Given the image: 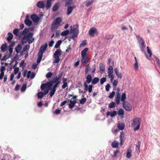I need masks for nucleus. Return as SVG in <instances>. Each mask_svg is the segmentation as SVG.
Returning <instances> with one entry per match:
<instances>
[{"instance_id": "f257e3e1", "label": "nucleus", "mask_w": 160, "mask_h": 160, "mask_svg": "<svg viewBox=\"0 0 160 160\" xmlns=\"http://www.w3.org/2000/svg\"><path fill=\"white\" fill-rule=\"evenodd\" d=\"M86 82L84 83V87L85 90L86 91H88L89 93L92 92V90L93 86L92 85H90L88 86L87 83H89L92 81V77L90 75H88L86 78Z\"/></svg>"}, {"instance_id": "f03ea898", "label": "nucleus", "mask_w": 160, "mask_h": 160, "mask_svg": "<svg viewBox=\"0 0 160 160\" xmlns=\"http://www.w3.org/2000/svg\"><path fill=\"white\" fill-rule=\"evenodd\" d=\"M62 19L60 17L56 18L54 19L51 25V30L52 31H55L58 28L62 22Z\"/></svg>"}, {"instance_id": "7ed1b4c3", "label": "nucleus", "mask_w": 160, "mask_h": 160, "mask_svg": "<svg viewBox=\"0 0 160 160\" xmlns=\"http://www.w3.org/2000/svg\"><path fill=\"white\" fill-rule=\"evenodd\" d=\"M47 47V44L46 43L45 44L42 45L40 48L38 53V58L37 60L38 63H40L42 57L43 52L46 50Z\"/></svg>"}, {"instance_id": "20e7f679", "label": "nucleus", "mask_w": 160, "mask_h": 160, "mask_svg": "<svg viewBox=\"0 0 160 160\" xmlns=\"http://www.w3.org/2000/svg\"><path fill=\"white\" fill-rule=\"evenodd\" d=\"M62 52L61 49H57L55 51L54 55L53 57L54 60L53 62L54 63H58L60 61V57L62 54Z\"/></svg>"}, {"instance_id": "39448f33", "label": "nucleus", "mask_w": 160, "mask_h": 160, "mask_svg": "<svg viewBox=\"0 0 160 160\" xmlns=\"http://www.w3.org/2000/svg\"><path fill=\"white\" fill-rule=\"evenodd\" d=\"M140 121V118H136L133 119V122L132 123V125L133 126L137 125V126L134 129V131H136V130L139 129L141 123Z\"/></svg>"}, {"instance_id": "423d86ee", "label": "nucleus", "mask_w": 160, "mask_h": 160, "mask_svg": "<svg viewBox=\"0 0 160 160\" xmlns=\"http://www.w3.org/2000/svg\"><path fill=\"white\" fill-rule=\"evenodd\" d=\"M123 107L127 111H130L132 109V105L128 101L124 103H122Z\"/></svg>"}, {"instance_id": "0eeeda50", "label": "nucleus", "mask_w": 160, "mask_h": 160, "mask_svg": "<svg viewBox=\"0 0 160 160\" xmlns=\"http://www.w3.org/2000/svg\"><path fill=\"white\" fill-rule=\"evenodd\" d=\"M136 37L138 38L139 42L140 43V47L142 51L145 52L144 50V48L145 47V46L144 45V41L142 39V38H141L140 36H136Z\"/></svg>"}, {"instance_id": "6e6552de", "label": "nucleus", "mask_w": 160, "mask_h": 160, "mask_svg": "<svg viewBox=\"0 0 160 160\" xmlns=\"http://www.w3.org/2000/svg\"><path fill=\"white\" fill-rule=\"evenodd\" d=\"M48 93V90H46L44 91V92H39L37 94L38 98H42L45 95Z\"/></svg>"}, {"instance_id": "1a4fd4ad", "label": "nucleus", "mask_w": 160, "mask_h": 160, "mask_svg": "<svg viewBox=\"0 0 160 160\" xmlns=\"http://www.w3.org/2000/svg\"><path fill=\"white\" fill-rule=\"evenodd\" d=\"M88 33L91 36L93 37L94 34L95 33L98 34V32L97 29L95 28H91L89 31Z\"/></svg>"}, {"instance_id": "9d476101", "label": "nucleus", "mask_w": 160, "mask_h": 160, "mask_svg": "<svg viewBox=\"0 0 160 160\" xmlns=\"http://www.w3.org/2000/svg\"><path fill=\"white\" fill-rule=\"evenodd\" d=\"M121 98V94L120 92H117L116 96L115 98V101L117 104L118 105L120 102Z\"/></svg>"}, {"instance_id": "9b49d317", "label": "nucleus", "mask_w": 160, "mask_h": 160, "mask_svg": "<svg viewBox=\"0 0 160 160\" xmlns=\"http://www.w3.org/2000/svg\"><path fill=\"white\" fill-rule=\"evenodd\" d=\"M37 6L41 8H43L45 6L44 2L43 1H40L37 4Z\"/></svg>"}, {"instance_id": "f8f14e48", "label": "nucleus", "mask_w": 160, "mask_h": 160, "mask_svg": "<svg viewBox=\"0 0 160 160\" xmlns=\"http://www.w3.org/2000/svg\"><path fill=\"white\" fill-rule=\"evenodd\" d=\"M31 19L34 22H37L39 20V18L35 14H33L31 16Z\"/></svg>"}, {"instance_id": "ddd939ff", "label": "nucleus", "mask_w": 160, "mask_h": 160, "mask_svg": "<svg viewBox=\"0 0 160 160\" xmlns=\"http://www.w3.org/2000/svg\"><path fill=\"white\" fill-rule=\"evenodd\" d=\"M68 7L67 8V15H69L70 14H71L72 12L73 9L75 8V6H68Z\"/></svg>"}, {"instance_id": "4468645a", "label": "nucleus", "mask_w": 160, "mask_h": 160, "mask_svg": "<svg viewBox=\"0 0 160 160\" xmlns=\"http://www.w3.org/2000/svg\"><path fill=\"white\" fill-rule=\"evenodd\" d=\"M117 113V112L115 110L111 112L108 111L106 115L108 117L109 115H110L111 117H113L115 116Z\"/></svg>"}, {"instance_id": "2eb2a0df", "label": "nucleus", "mask_w": 160, "mask_h": 160, "mask_svg": "<svg viewBox=\"0 0 160 160\" xmlns=\"http://www.w3.org/2000/svg\"><path fill=\"white\" fill-rule=\"evenodd\" d=\"M88 49V48H86L81 51V57H88L87 53Z\"/></svg>"}, {"instance_id": "dca6fc26", "label": "nucleus", "mask_w": 160, "mask_h": 160, "mask_svg": "<svg viewBox=\"0 0 160 160\" xmlns=\"http://www.w3.org/2000/svg\"><path fill=\"white\" fill-rule=\"evenodd\" d=\"M70 103L69 104V107L70 109L72 108L75 105L76 103V100L72 101L71 100L69 101Z\"/></svg>"}, {"instance_id": "f3484780", "label": "nucleus", "mask_w": 160, "mask_h": 160, "mask_svg": "<svg viewBox=\"0 0 160 160\" xmlns=\"http://www.w3.org/2000/svg\"><path fill=\"white\" fill-rule=\"evenodd\" d=\"M119 142L116 140H114L112 142L111 146L114 148H118L119 145Z\"/></svg>"}, {"instance_id": "a211bd4d", "label": "nucleus", "mask_w": 160, "mask_h": 160, "mask_svg": "<svg viewBox=\"0 0 160 160\" xmlns=\"http://www.w3.org/2000/svg\"><path fill=\"white\" fill-rule=\"evenodd\" d=\"M117 127L119 130H123L125 128V124L124 123H119L117 124Z\"/></svg>"}, {"instance_id": "6ab92c4d", "label": "nucleus", "mask_w": 160, "mask_h": 160, "mask_svg": "<svg viewBox=\"0 0 160 160\" xmlns=\"http://www.w3.org/2000/svg\"><path fill=\"white\" fill-rule=\"evenodd\" d=\"M82 59L81 60V64L82 65H84L86 64L88 62V57H81Z\"/></svg>"}, {"instance_id": "aec40b11", "label": "nucleus", "mask_w": 160, "mask_h": 160, "mask_svg": "<svg viewBox=\"0 0 160 160\" xmlns=\"http://www.w3.org/2000/svg\"><path fill=\"white\" fill-rule=\"evenodd\" d=\"M126 99V94L125 92L123 93L122 94L121 98H120V100H121L122 102V103H124L125 102H126L127 101H125Z\"/></svg>"}, {"instance_id": "412c9836", "label": "nucleus", "mask_w": 160, "mask_h": 160, "mask_svg": "<svg viewBox=\"0 0 160 160\" xmlns=\"http://www.w3.org/2000/svg\"><path fill=\"white\" fill-rule=\"evenodd\" d=\"M132 150L131 148H129L127 151L126 157L128 158H130L132 157Z\"/></svg>"}, {"instance_id": "4be33fe9", "label": "nucleus", "mask_w": 160, "mask_h": 160, "mask_svg": "<svg viewBox=\"0 0 160 160\" xmlns=\"http://www.w3.org/2000/svg\"><path fill=\"white\" fill-rule=\"evenodd\" d=\"M124 134L122 132L121 133V134L120 136V145L121 146H122L123 144V140L124 139Z\"/></svg>"}, {"instance_id": "5701e85b", "label": "nucleus", "mask_w": 160, "mask_h": 160, "mask_svg": "<svg viewBox=\"0 0 160 160\" xmlns=\"http://www.w3.org/2000/svg\"><path fill=\"white\" fill-rule=\"evenodd\" d=\"M52 2L51 0H47V4L46 6V8L47 10L49 9L50 8L51 6Z\"/></svg>"}, {"instance_id": "b1692460", "label": "nucleus", "mask_w": 160, "mask_h": 160, "mask_svg": "<svg viewBox=\"0 0 160 160\" xmlns=\"http://www.w3.org/2000/svg\"><path fill=\"white\" fill-rule=\"evenodd\" d=\"M73 4L72 0H67L65 4V6L66 7L70 6Z\"/></svg>"}, {"instance_id": "393cba45", "label": "nucleus", "mask_w": 160, "mask_h": 160, "mask_svg": "<svg viewBox=\"0 0 160 160\" xmlns=\"http://www.w3.org/2000/svg\"><path fill=\"white\" fill-rule=\"evenodd\" d=\"M114 72L116 76L119 78L121 79L122 78V75L121 73H119L118 71V69L117 68L114 69Z\"/></svg>"}, {"instance_id": "a878e982", "label": "nucleus", "mask_w": 160, "mask_h": 160, "mask_svg": "<svg viewBox=\"0 0 160 160\" xmlns=\"http://www.w3.org/2000/svg\"><path fill=\"white\" fill-rule=\"evenodd\" d=\"M45 84L46 87H47V90H48L51 89V86H52L53 84L51 81L45 83Z\"/></svg>"}, {"instance_id": "bb28decb", "label": "nucleus", "mask_w": 160, "mask_h": 160, "mask_svg": "<svg viewBox=\"0 0 160 160\" xmlns=\"http://www.w3.org/2000/svg\"><path fill=\"white\" fill-rule=\"evenodd\" d=\"M8 37L7 38V40L8 42H9L11 41L12 39L13 38V35L12 34L11 32H8Z\"/></svg>"}, {"instance_id": "cd10ccee", "label": "nucleus", "mask_w": 160, "mask_h": 160, "mask_svg": "<svg viewBox=\"0 0 160 160\" xmlns=\"http://www.w3.org/2000/svg\"><path fill=\"white\" fill-rule=\"evenodd\" d=\"M71 30L73 32V35L72 37H77L78 36V30L77 29H75V30H72V29H71Z\"/></svg>"}, {"instance_id": "c85d7f7f", "label": "nucleus", "mask_w": 160, "mask_h": 160, "mask_svg": "<svg viewBox=\"0 0 160 160\" xmlns=\"http://www.w3.org/2000/svg\"><path fill=\"white\" fill-rule=\"evenodd\" d=\"M7 48V45L6 43L2 45L1 47V51L4 52L6 51V49Z\"/></svg>"}, {"instance_id": "c756f323", "label": "nucleus", "mask_w": 160, "mask_h": 160, "mask_svg": "<svg viewBox=\"0 0 160 160\" xmlns=\"http://www.w3.org/2000/svg\"><path fill=\"white\" fill-rule=\"evenodd\" d=\"M124 111L122 108H120L118 111V114L122 118L124 114Z\"/></svg>"}, {"instance_id": "7c9ffc66", "label": "nucleus", "mask_w": 160, "mask_h": 160, "mask_svg": "<svg viewBox=\"0 0 160 160\" xmlns=\"http://www.w3.org/2000/svg\"><path fill=\"white\" fill-rule=\"evenodd\" d=\"M21 49L22 45L21 44H19L15 48V51L18 53L20 52Z\"/></svg>"}, {"instance_id": "2f4dec72", "label": "nucleus", "mask_w": 160, "mask_h": 160, "mask_svg": "<svg viewBox=\"0 0 160 160\" xmlns=\"http://www.w3.org/2000/svg\"><path fill=\"white\" fill-rule=\"evenodd\" d=\"M24 22L27 25L29 26L31 25L32 22L29 19H25L24 20Z\"/></svg>"}, {"instance_id": "473e14b6", "label": "nucleus", "mask_w": 160, "mask_h": 160, "mask_svg": "<svg viewBox=\"0 0 160 160\" xmlns=\"http://www.w3.org/2000/svg\"><path fill=\"white\" fill-rule=\"evenodd\" d=\"M59 5L58 3H56L52 7V10L53 12L57 11L59 8Z\"/></svg>"}, {"instance_id": "72a5a7b5", "label": "nucleus", "mask_w": 160, "mask_h": 160, "mask_svg": "<svg viewBox=\"0 0 160 160\" xmlns=\"http://www.w3.org/2000/svg\"><path fill=\"white\" fill-rule=\"evenodd\" d=\"M99 81V79L98 78H94L92 81V84H95L97 83Z\"/></svg>"}, {"instance_id": "f704fd0d", "label": "nucleus", "mask_w": 160, "mask_h": 160, "mask_svg": "<svg viewBox=\"0 0 160 160\" xmlns=\"http://www.w3.org/2000/svg\"><path fill=\"white\" fill-rule=\"evenodd\" d=\"M113 72H108V77L109 78H110V81L112 82L114 79V76L113 75Z\"/></svg>"}, {"instance_id": "c9c22d12", "label": "nucleus", "mask_w": 160, "mask_h": 160, "mask_svg": "<svg viewBox=\"0 0 160 160\" xmlns=\"http://www.w3.org/2000/svg\"><path fill=\"white\" fill-rule=\"evenodd\" d=\"M114 35H107L105 36V38L108 40H112L113 38Z\"/></svg>"}, {"instance_id": "e433bc0d", "label": "nucleus", "mask_w": 160, "mask_h": 160, "mask_svg": "<svg viewBox=\"0 0 160 160\" xmlns=\"http://www.w3.org/2000/svg\"><path fill=\"white\" fill-rule=\"evenodd\" d=\"M10 55L7 54L4 55L3 57L1 58L2 61H4L6 60L10 57Z\"/></svg>"}, {"instance_id": "4c0bfd02", "label": "nucleus", "mask_w": 160, "mask_h": 160, "mask_svg": "<svg viewBox=\"0 0 160 160\" xmlns=\"http://www.w3.org/2000/svg\"><path fill=\"white\" fill-rule=\"evenodd\" d=\"M62 41L61 40H59L57 42L54 48H58L60 45L61 44Z\"/></svg>"}, {"instance_id": "58836bf2", "label": "nucleus", "mask_w": 160, "mask_h": 160, "mask_svg": "<svg viewBox=\"0 0 160 160\" xmlns=\"http://www.w3.org/2000/svg\"><path fill=\"white\" fill-rule=\"evenodd\" d=\"M99 68L101 71H104L105 69V66L103 64L100 63L99 64Z\"/></svg>"}, {"instance_id": "ea45409f", "label": "nucleus", "mask_w": 160, "mask_h": 160, "mask_svg": "<svg viewBox=\"0 0 160 160\" xmlns=\"http://www.w3.org/2000/svg\"><path fill=\"white\" fill-rule=\"evenodd\" d=\"M69 33L68 30H65L64 31L61 33V35L62 36H65L68 35Z\"/></svg>"}, {"instance_id": "a19ab883", "label": "nucleus", "mask_w": 160, "mask_h": 160, "mask_svg": "<svg viewBox=\"0 0 160 160\" xmlns=\"http://www.w3.org/2000/svg\"><path fill=\"white\" fill-rule=\"evenodd\" d=\"M120 154V151L118 149L114 152L113 157H117L119 156Z\"/></svg>"}, {"instance_id": "79ce46f5", "label": "nucleus", "mask_w": 160, "mask_h": 160, "mask_svg": "<svg viewBox=\"0 0 160 160\" xmlns=\"http://www.w3.org/2000/svg\"><path fill=\"white\" fill-rule=\"evenodd\" d=\"M115 103L114 102H111L108 105V108H114Z\"/></svg>"}, {"instance_id": "37998d69", "label": "nucleus", "mask_w": 160, "mask_h": 160, "mask_svg": "<svg viewBox=\"0 0 160 160\" xmlns=\"http://www.w3.org/2000/svg\"><path fill=\"white\" fill-rule=\"evenodd\" d=\"M50 81L53 84V83H56L57 81H59V80L57 78V76H56L52 78V80Z\"/></svg>"}, {"instance_id": "c03bdc74", "label": "nucleus", "mask_w": 160, "mask_h": 160, "mask_svg": "<svg viewBox=\"0 0 160 160\" xmlns=\"http://www.w3.org/2000/svg\"><path fill=\"white\" fill-rule=\"evenodd\" d=\"M53 75V73L51 72H48L46 75V77L47 78H50Z\"/></svg>"}, {"instance_id": "a18cd8bd", "label": "nucleus", "mask_w": 160, "mask_h": 160, "mask_svg": "<svg viewBox=\"0 0 160 160\" xmlns=\"http://www.w3.org/2000/svg\"><path fill=\"white\" fill-rule=\"evenodd\" d=\"M87 99L86 98H82L81 100L79 101V103L82 104H83L85 103Z\"/></svg>"}, {"instance_id": "49530a36", "label": "nucleus", "mask_w": 160, "mask_h": 160, "mask_svg": "<svg viewBox=\"0 0 160 160\" xmlns=\"http://www.w3.org/2000/svg\"><path fill=\"white\" fill-rule=\"evenodd\" d=\"M90 67L89 63L87 65L85 69V72L86 74L88 73Z\"/></svg>"}, {"instance_id": "de8ad7c7", "label": "nucleus", "mask_w": 160, "mask_h": 160, "mask_svg": "<svg viewBox=\"0 0 160 160\" xmlns=\"http://www.w3.org/2000/svg\"><path fill=\"white\" fill-rule=\"evenodd\" d=\"M19 30L18 29L16 28L13 30V33L16 36H18Z\"/></svg>"}, {"instance_id": "09e8293b", "label": "nucleus", "mask_w": 160, "mask_h": 160, "mask_svg": "<svg viewBox=\"0 0 160 160\" xmlns=\"http://www.w3.org/2000/svg\"><path fill=\"white\" fill-rule=\"evenodd\" d=\"M56 91V90L52 88L51 90V91L50 93V96L51 97H52V96L54 95L55 92Z\"/></svg>"}, {"instance_id": "8fccbe9b", "label": "nucleus", "mask_w": 160, "mask_h": 160, "mask_svg": "<svg viewBox=\"0 0 160 160\" xmlns=\"http://www.w3.org/2000/svg\"><path fill=\"white\" fill-rule=\"evenodd\" d=\"M115 94V92L114 91H112L111 93L108 96V97L110 98H112Z\"/></svg>"}, {"instance_id": "3c124183", "label": "nucleus", "mask_w": 160, "mask_h": 160, "mask_svg": "<svg viewBox=\"0 0 160 160\" xmlns=\"http://www.w3.org/2000/svg\"><path fill=\"white\" fill-rule=\"evenodd\" d=\"M113 68L112 66L110 65L109 66L108 69V72H113Z\"/></svg>"}, {"instance_id": "603ef678", "label": "nucleus", "mask_w": 160, "mask_h": 160, "mask_svg": "<svg viewBox=\"0 0 160 160\" xmlns=\"http://www.w3.org/2000/svg\"><path fill=\"white\" fill-rule=\"evenodd\" d=\"M27 88L26 84H24L22 86L21 89V92H24L26 89Z\"/></svg>"}, {"instance_id": "864d4df0", "label": "nucleus", "mask_w": 160, "mask_h": 160, "mask_svg": "<svg viewBox=\"0 0 160 160\" xmlns=\"http://www.w3.org/2000/svg\"><path fill=\"white\" fill-rule=\"evenodd\" d=\"M106 79L105 78L103 77L101 79L100 82L101 84H102L105 82L106 81Z\"/></svg>"}, {"instance_id": "5fc2aeb1", "label": "nucleus", "mask_w": 160, "mask_h": 160, "mask_svg": "<svg viewBox=\"0 0 160 160\" xmlns=\"http://www.w3.org/2000/svg\"><path fill=\"white\" fill-rule=\"evenodd\" d=\"M93 2V0H91V1H88L86 2V6L87 7H88L90 6Z\"/></svg>"}, {"instance_id": "6e6d98bb", "label": "nucleus", "mask_w": 160, "mask_h": 160, "mask_svg": "<svg viewBox=\"0 0 160 160\" xmlns=\"http://www.w3.org/2000/svg\"><path fill=\"white\" fill-rule=\"evenodd\" d=\"M61 111V109H57L54 111V113L56 115L59 114L60 113Z\"/></svg>"}, {"instance_id": "4d7b16f0", "label": "nucleus", "mask_w": 160, "mask_h": 160, "mask_svg": "<svg viewBox=\"0 0 160 160\" xmlns=\"http://www.w3.org/2000/svg\"><path fill=\"white\" fill-rule=\"evenodd\" d=\"M63 72H60L58 75V77L57 76V78L59 80L61 78L63 74Z\"/></svg>"}, {"instance_id": "13d9d810", "label": "nucleus", "mask_w": 160, "mask_h": 160, "mask_svg": "<svg viewBox=\"0 0 160 160\" xmlns=\"http://www.w3.org/2000/svg\"><path fill=\"white\" fill-rule=\"evenodd\" d=\"M147 50L149 54V57H151L152 55V52L149 49V47H147Z\"/></svg>"}, {"instance_id": "bf43d9fd", "label": "nucleus", "mask_w": 160, "mask_h": 160, "mask_svg": "<svg viewBox=\"0 0 160 160\" xmlns=\"http://www.w3.org/2000/svg\"><path fill=\"white\" fill-rule=\"evenodd\" d=\"M134 67L135 68V69L136 70H137L138 69V62H135V64H134Z\"/></svg>"}, {"instance_id": "052dcab7", "label": "nucleus", "mask_w": 160, "mask_h": 160, "mask_svg": "<svg viewBox=\"0 0 160 160\" xmlns=\"http://www.w3.org/2000/svg\"><path fill=\"white\" fill-rule=\"evenodd\" d=\"M110 88V86L109 84H107L105 86L106 90L107 91H109V88Z\"/></svg>"}, {"instance_id": "680f3d73", "label": "nucleus", "mask_w": 160, "mask_h": 160, "mask_svg": "<svg viewBox=\"0 0 160 160\" xmlns=\"http://www.w3.org/2000/svg\"><path fill=\"white\" fill-rule=\"evenodd\" d=\"M45 88H47V87L45 85V83H43L42 84L41 86V88L42 90H43Z\"/></svg>"}, {"instance_id": "e2e57ef3", "label": "nucleus", "mask_w": 160, "mask_h": 160, "mask_svg": "<svg viewBox=\"0 0 160 160\" xmlns=\"http://www.w3.org/2000/svg\"><path fill=\"white\" fill-rule=\"evenodd\" d=\"M154 58L157 62V63L158 64V65L160 64V60L156 56H154Z\"/></svg>"}, {"instance_id": "0e129e2a", "label": "nucleus", "mask_w": 160, "mask_h": 160, "mask_svg": "<svg viewBox=\"0 0 160 160\" xmlns=\"http://www.w3.org/2000/svg\"><path fill=\"white\" fill-rule=\"evenodd\" d=\"M19 70V68H18L17 67V68H15L14 70V74H17Z\"/></svg>"}, {"instance_id": "69168bd1", "label": "nucleus", "mask_w": 160, "mask_h": 160, "mask_svg": "<svg viewBox=\"0 0 160 160\" xmlns=\"http://www.w3.org/2000/svg\"><path fill=\"white\" fill-rule=\"evenodd\" d=\"M68 86V83L67 82L63 83V85L62 86V89H64L66 87H67Z\"/></svg>"}, {"instance_id": "338daca9", "label": "nucleus", "mask_w": 160, "mask_h": 160, "mask_svg": "<svg viewBox=\"0 0 160 160\" xmlns=\"http://www.w3.org/2000/svg\"><path fill=\"white\" fill-rule=\"evenodd\" d=\"M86 44V41H83L82 43L80 44V47L84 46Z\"/></svg>"}, {"instance_id": "774afa93", "label": "nucleus", "mask_w": 160, "mask_h": 160, "mask_svg": "<svg viewBox=\"0 0 160 160\" xmlns=\"http://www.w3.org/2000/svg\"><path fill=\"white\" fill-rule=\"evenodd\" d=\"M28 29H26V28H25L24 29L23 31H22V35H25V34H26L28 32Z\"/></svg>"}]
</instances>
